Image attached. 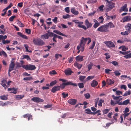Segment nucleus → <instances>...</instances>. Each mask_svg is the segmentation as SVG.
I'll use <instances>...</instances> for the list:
<instances>
[{
    "label": "nucleus",
    "mask_w": 131,
    "mask_h": 131,
    "mask_svg": "<svg viewBox=\"0 0 131 131\" xmlns=\"http://www.w3.org/2000/svg\"><path fill=\"white\" fill-rule=\"evenodd\" d=\"M118 115L117 113L115 114L114 115L113 117V118L114 120H115L116 121L117 120V117L118 116Z\"/></svg>",
    "instance_id": "09e8293b"
},
{
    "label": "nucleus",
    "mask_w": 131,
    "mask_h": 131,
    "mask_svg": "<svg viewBox=\"0 0 131 131\" xmlns=\"http://www.w3.org/2000/svg\"><path fill=\"white\" fill-rule=\"evenodd\" d=\"M7 83V80L5 79H3L1 81V85L3 87H4L6 86V84Z\"/></svg>",
    "instance_id": "2f4dec72"
},
{
    "label": "nucleus",
    "mask_w": 131,
    "mask_h": 131,
    "mask_svg": "<svg viewBox=\"0 0 131 131\" xmlns=\"http://www.w3.org/2000/svg\"><path fill=\"white\" fill-rule=\"evenodd\" d=\"M104 43L109 48H113L115 47V45L114 43L111 41H105Z\"/></svg>",
    "instance_id": "0eeeda50"
},
{
    "label": "nucleus",
    "mask_w": 131,
    "mask_h": 131,
    "mask_svg": "<svg viewBox=\"0 0 131 131\" xmlns=\"http://www.w3.org/2000/svg\"><path fill=\"white\" fill-rule=\"evenodd\" d=\"M104 100L102 99H100L99 101V103L98 105L100 106H102V103L104 102Z\"/></svg>",
    "instance_id": "ea45409f"
},
{
    "label": "nucleus",
    "mask_w": 131,
    "mask_h": 131,
    "mask_svg": "<svg viewBox=\"0 0 131 131\" xmlns=\"http://www.w3.org/2000/svg\"><path fill=\"white\" fill-rule=\"evenodd\" d=\"M15 66L14 63L13 62L11 61L9 64L8 68L9 71H11L14 69Z\"/></svg>",
    "instance_id": "4468645a"
},
{
    "label": "nucleus",
    "mask_w": 131,
    "mask_h": 131,
    "mask_svg": "<svg viewBox=\"0 0 131 131\" xmlns=\"http://www.w3.org/2000/svg\"><path fill=\"white\" fill-rule=\"evenodd\" d=\"M71 17V16L68 14H67L66 15H63L62 17L64 19H67L70 18Z\"/></svg>",
    "instance_id": "79ce46f5"
},
{
    "label": "nucleus",
    "mask_w": 131,
    "mask_h": 131,
    "mask_svg": "<svg viewBox=\"0 0 131 131\" xmlns=\"http://www.w3.org/2000/svg\"><path fill=\"white\" fill-rule=\"evenodd\" d=\"M127 27L126 29L127 30L129 33L131 32V24L129 23H128L126 25Z\"/></svg>",
    "instance_id": "b1692460"
},
{
    "label": "nucleus",
    "mask_w": 131,
    "mask_h": 131,
    "mask_svg": "<svg viewBox=\"0 0 131 131\" xmlns=\"http://www.w3.org/2000/svg\"><path fill=\"white\" fill-rule=\"evenodd\" d=\"M33 41L34 44L37 46H41L45 44V42L39 38H34Z\"/></svg>",
    "instance_id": "7ed1b4c3"
},
{
    "label": "nucleus",
    "mask_w": 131,
    "mask_h": 131,
    "mask_svg": "<svg viewBox=\"0 0 131 131\" xmlns=\"http://www.w3.org/2000/svg\"><path fill=\"white\" fill-rule=\"evenodd\" d=\"M130 100L129 99H127L123 102V105H127L129 102Z\"/></svg>",
    "instance_id": "37998d69"
},
{
    "label": "nucleus",
    "mask_w": 131,
    "mask_h": 131,
    "mask_svg": "<svg viewBox=\"0 0 131 131\" xmlns=\"http://www.w3.org/2000/svg\"><path fill=\"white\" fill-rule=\"evenodd\" d=\"M84 96L86 99H89L90 97V94L89 93L84 94Z\"/></svg>",
    "instance_id": "864d4df0"
},
{
    "label": "nucleus",
    "mask_w": 131,
    "mask_h": 131,
    "mask_svg": "<svg viewBox=\"0 0 131 131\" xmlns=\"http://www.w3.org/2000/svg\"><path fill=\"white\" fill-rule=\"evenodd\" d=\"M71 11L74 15H77L79 14L78 12L77 11L75 10L74 9H72Z\"/></svg>",
    "instance_id": "473e14b6"
},
{
    "label": "nucleus",
    "mask_w": 131,
    "mask_h": 131,
    "mask_svg": "<svg viewBox=\"0 0 131 131\" xmlns=\"http://www.w3.org/2000/svg\"><path fill=\"white\" fill-rule=\"evenodd\" d=\"M74 66L77 67L78 69H80L82 66V65L81 64H79L77 62H75L74 64Z\"/></svg>",
    "instance_id": "bb28decb"
},
{
    "label": "nucleus",
    "mask_w": 131,
    "mask_h": 131,
    "mask_svg": "<svg viewBox=\"0 0 131 131\" xmlns=\"http://www.w3.org/2000/svg\"><path fill=\"white\" fill-rule=\"evenodd\" d=\"M17 23L20 27H23L24 26V25L19 20L17 21Z\"/></svg>",
    "instance_id": "49530a36"
},
{
    "label": "nucleus",
    "mask_w": 131,
    "mask_h": 131,
    "mask_svg": "<svg viewBox=\"0 0 131 131\" xmlns=\"http://www.w3.org/2000/svg\"><path fill=\"white\" fill-rule=\"evenodd\" d=\"M99 19L101 20L100 22L99 23L101 24L103 22L104 19L103 17L102 16H101L99 17Z\"/></svg>",
    "instance_id": "774afa93"
},
{
    "label": "nucleus",
    "mask_w": 131,
    "mask_h": 131,
    "mask_svg": "<svg viewBox=\"0 0 131 131\" xmlns=\"http://www.w3.org/2000/svg\"><path fill=\"white\" fill-rule=\"evenodd\" d=\"M22 59H26L28 60H31V59L29 57L28 55L23 54L22 56Z\"/></svg>",
    "instance_id": "c756f323"
},
{
    "label": "nucleus",
    "mask_w": 131,
    "mask_h": 131,
    "mask_svg": "<svg viewBox=\"0 0 131 131\" xmlns=\"http://www.w3.org/2000/svg\"><path fill=\"white\" fill-rule=\"evenodd\" d=\"M85 25L86 26V29L91 27L92 26V24L89 22L88 19H86L85 21Z\"/></svg>",
    "instance_id": "dca6fc26"
},
{
    "label": "nucleus",
    "mask_w": 131,
    "mask_h": 131,
    "mask_svg": "<svg viewBox=\"0 0 131 131\" xmlns=\"http://www.w3.org/2000/svg\"><path fill=\"white\" fill-rule=\"evenodd\" d=\"M32 79V77H26L24 78L23 79V80H24L29 81L31 80Z\"/></svg>",
    "instance_id": "a19ab883"
},
{
    "label": "nucleus",
    "mask_w": 131,
    "mask_h": 131,
    "mask_svg": "<svg viewBox=\"0 0 131 131\" xmlns=\"http://www.w3.org/2000/svg\"><path fill=\"white\" fill-rule=\"evenodd\" d=\"M121 96H115L114 95H112V97L115 100H118Z\"/></svg>",
    "instance_id": "13d9d810"
},
{
    "label": "nucleus",
    "mask_w": 131,
    "mask_h": 131,
    "mask_svg": "<svg viewBox=\"0 0 131 131\" xmlns=\"http://www.w3.org/2000/svg\"><path fill=\"white\" fill-rule=\"evenodd\" d=\"M24 97V95H15V98L17 100H19L23 98Z\"/></svg>",
    "instance_id": "5701e85b"
},
{
    "label": "nucleus",
    "mask_w": 131,
    "mask_h": 131,
    "mask_svg": "<svg viewBox=\"0 0 131 131\" xmlns=\"http://www.w3.org/2000/svg\"><path fill=\"white\" fill-rule=\"evenodd\" d=\"M123 22L131 20V16H127L123 18Z\"/></svg>",
    "instance_id": "aec40b11"
},
{
    "label": "nucleus",
    "mask_w": 131,
    "mask_h": 131,
    "mask_svg": "<svg viewBox=\"0 0 131 131\" xmlns=\"http://www.w3.org/2000/svg\"><path fill=\"white\" fill-rule=\"evenodd\" d=\"M92 63L90 62V63L88 65V71H89L90 69L92 68V67L93 65Z\"/></svg>",
    "instance_id": "c03bdc74"
},
{
    "label": "nucleus",
    "mask_w": 131,
    "mask_h": 131,
    "mask_svg": "<svg viewBox=\"0 0 131 131\" xmlns=\"http://www.w3.org/2000/svg\"><path fill=\"white\" fill-rule=\"evenodd\" d=\"M118 101L117 100L115 102H114L112 100H111L110 104L111 105L113 106H114L115 105L117 104H118Z\"/></svg>",
    "instance_id": "c85d7f7f"
},
{
    "label": "nucleus",
    "mask_w": 131,
    "mask_h": 131,
    "mask_svg": "<svg viewBox=\"0 0 131 131\" xmlns=\"http://www.w3.org/2000/svg\"><path fill=\"white\" fill-rule=\"evenodd\" d=\"M98 84V82L97 81L94 80L92 81L91 84V85L92 87H94L97 85Z\"/></svg>",
    "instance_id": "4be33fe9"
},
{
    "label": "nucleus",
    "mask_w": 131,
    "mask_h": 131,
    "mask_svg": "<svg viewBox=\"0 0 131 131\" xmlns=\"http://www.w3.org/2000/svg\"><path fill=\"white\" fill-rule=\"evenodd\" d=\"M92 44L91 46H90L89 49H92L94 48L95 44V42L94 41H93L92 42Z\"/></svg>",
    "instance_id": "c9c22d12"
},
{
    "label": "nucleus",
    "mask_w": 131,
    "mask_h": 131,
    "mask_svg": "<svg viewBox=\"0 0 131 131\" xmlns=\"http://www.w3.org/2000/svg\"><path fill=\"white\" fill-rule=\"evenodd\" d=\"M1 99L2 100H5L8 99V95H1L0 96Z\"/></svg>",
    "instance_id": "cd10ccee"
},
{
    "label": "nucleus",
    "mask_w": 131,
    "mask_h": 131,
    "mask_svg": "<svg viewBox=\"0 0 131 131\" xmlns=\"http://www.w3.org/2000/svg\"><path fill=\"white\" fill-rule=\"evenodd\" d=\"M86 77L85 76L81 75L80 76L79 79L81 81H82L85 79Z\"/></svg>",
    "instance_id": "8fccbe9b"
},
{
    "label": "nucleus",
    "mask_w": 131,
    "mask_h": 131,
    "mask_svg": "<svg viewBox=\"0 0 131 131\" xmlns=\"http://www.w3.org/2000/svg\"><path fill=\"white\" fill-rule=\"evenodd\" d=\"M100 25V23L99 22H96L95 23V24L93 25V27L95 28H96Z\"/></svg>",
    "instance_id": "603ef678"
},
{
    "label": "nucleus",
    "mask_w": 131,
    "mask_h": 131,
    "mask_svg": "<svg viewBox=\"0 0 131 131\" xmlns=\"http://www.w3.org/2000/svg\"><path fill=\"white\" fill-rule=\"evenodd\" d=\"M17 88H16L13 87L12 88H9L8 89V91L11 92H10L11 93H13L15 94H16L17 93Z\"/></svg>",
    "instance_id": "1a4fd4ad"
},
{
    "label": "nucleus",
    "mask_w": 131,
    "mask_h": 131,
    "mask_svg": "<svg viewBox=\"0 0 131 131\" xmlns=\"http://www.w3.org/2000/svg\"><path fill=\"white\" fill-rule=\"evenodd\" d=\"M106 25V26H107L108 29L109 26L110 28H113L115 27V26L114 24L111 22H110L109 23L107 24Z\"/></svg>",
    "instance_id": "a878e982"
},
{
    "label": "nucleus",
    "mask_w": 131,
    "mask_h": 131,
    "mask_svg": "<svg viewBox=\"0 0 131 131\" xmlns=\"http://www.w3.org/2000/svg\"><path fill=\"white\" fill-rule=\"evenodd\" d=\"M78 85L80 88H83L84 87V84L82 83H79L78 84Z\"/></svg>",
    "instance_id": "3c124183"
},
{
    "label": "nucleus",
    "mask_w": 131,
    "mask_h": 131,
    "mask_svg": "<svg viewBox=\"0 0 131 131\" xmlns=\"http://www.w3.org/2000/svg\"><path fill=\"white\" fill-rule=\"evenodd\" d=\"M50 74H57V73L55 70H53L50 71L49 72Z\"/></svg>",
    "instance_id": "de8ad7c7"
},
{
    "label": "nucleus",
    "mask_w": 131,
    "mask_h": 131,
    "mask_svg": "<svg viewBox=\"0 0 131 131\" xmlns=\"http://www.w3.org/2000/svg\"><path fill=\"white\" fill-rule=\"evenodd\" d=\"M77 101V100L74 99H70L68 101V102L69 104L73 105L76 104Z\"/></svg>",
    "instance_id": "9b49d317"
},
{
    "label": "nucleus",
    "mask_w": 131,
    "mask_h": 131,
    "mask_svg": "<svg viewBox=\"0 0 131 131\" xmlns=\"http://www.w3.org/2000/svg\"><path fill=\"white\" fill-rule=\"evenodd\" d=\"M2 42H3V43L4 44H5L6 43L8 44L9 43L10 41L8 40H3Z\"/></svg>",
    "instance_id": "bf43d9fd"
},
{
    "label": "nucleus",
    "mask_w": 131,
    "mask_h": 131,
    "mask_svg": "<svg viewBox=\"0 0 131 131\" xmlns=\"http://www.w3.org/2000/svg\"><path fill=\"white\" fill-rule=\"evenodd\" d=\"M22 67L24 69L28 70H35L36 67L35 65L31 64L21 65L20 63H18L16 64V68Z\"/></svg>",
    "instance_id": "f03ea898"
},
{
    "label": "nucleus",
    "mask_w": 131,
    "mask_h": 131,
    "mask_svg": "<svg viewBox=\"0 0 131 131\" xmlns=\"http://www.w3.org/2000/svg\"><path fill=\"white\" fill-rule=\"evenodd\" d=\"M57 83V81L56 80L52 81L50 83V86H52L56 84Z\"/></svg>",
    "instance_id": "7c9ffc66"
},
{
    "label": "nucleus",
    "mask_w": 131,
    "mask_h": 131,
    "mask_svg": "<svg viewBox=\"0 0 131 131\" xmlns=\"http://www.w3.org/2000/svg\"><path fill=\"white\" fill-rule=\"evenodd\" d=\"M124 57L126 59L129 58H131V54L130 53L127 54H126L125 56Z\"/></svg>",
    "instance_id": "4d7b16f0"
},
{
    "label": "nucleus",
    "mask_w": 131,
    "mask_h": 131,
    "mask_svg": "<svg viewBox=\"0 0 131 131\" xmlns=\"http://www.w3.org/2000/svg\"><path fill=\"white\" fill-rule=\"evenodd\" d=\"M84 57V56H78L75 57V60L78 62L82 61L84 60L83 58Z\"/></svg>",
    "instance_id": "f8f14e48"
},
{
    "label": "nucleus",
    "mask_w": 131,
    "mask_h": 131,
    "mask_svg": "<svg viewBox=\"0 0 131 131\" xmlns=\"http://www.w3.org/2000/svg\"><path fill=\"white\" fill-rule=\"evenodd\" d=\"M131 94V92H130V90H128V91H126L125 93L124 94L123 96H127L128 95H130Z\"/></svg>",
    "instance_id": "f704fd0d"
},
{
    "label": "nucleus",
    "mask_w": 131,
    "mask_h": 131,
    "mask_svg": "<svg viewBox=\"0 0 131 131\" xmlns=\"http://www.w3.org/2000/svg\"><path fill=\"white\" fill-rule=\"evenodd\" d=\"M114 73L115 74V75L116 76L120 75L121 74V73L117 70L115 71Z\"/></svg>",
    "instance_id": "e2e57ef3"
},
{
    "label": "nucleus",
    "mask_w": 131,
    "mask_h": 131,
    "mask_svg": "<svg viewBox=\"0 0 131 131\" xmlns=\"http://www.w3.org/2000/svg\"><path fill=\"white\" fill-rule=\"evenodd\" d=\"M65 74L67 75H70L73 72L71 71V70L69 68L68 69L64 71Z\"/></svg>",
    "instance_id": "f3484780"
},
{
    "label": "nucleus",
    "mask_w": 131,
    "mask_h": 131,
    "mask_svg": "<svg viewBox=\"0 0 131 131\" xmlns=\"http://www.w3.org/2000/svg\"><path fill=\"white\" fill-rule=\"evenodd\" d=\"M31 100L37 103L42 102L44 101L43 99L38 97H34L32 98L31 99Z\"/></svg>",
    "instance_id": "423d86ee"
},
{
    "label": "nucleus",
    "mask_w": 131,
    "mask_h": 131,
    "mask_svg": "<svg viewBox=\"0 0 131 131\" xmlns=\"http://www.w3.org/2000/svg\"><path fill=\"white\" fill-rule=\"evenodd\" d=\"M24 46L25 48L26 49V51L27 52H32L31 50L29 51L28 50V46L26 44H25L24 45Z\"/></svg>",
    "instance_id": "e433bc0d"
},
{
    "label": "nucleus",
    "mask_w": 131,
    "mask_h": 131,
    "mask_svg": "<svg viewBox=\"0 0 131 131\" xmlns=\"http://www.w3.org/2000/svg\"><path fill=\"white\" fill-rule=\"evenodd\" d=\"M54 34L52 32H49L48 33V38H49V37H51L53 36Z\"/></svg>",
    "instance_id": "680f3d73"
},
{
    "label": "nucleus",
    "mask_w": 131,
    "mask_h": 131,
    "mask_svg": "<svg viewBox=\"0 0 131 131\" xmlns=\"http://www.w3.org/2000/svg\"><path fill=\"white\" fill-rule=\"evenodd\" d=\"M82 40V41H83L84 42H85V45L86 42L87 40H89V41H88L87 43L88 45L91 41V39L89 37H88V38H84L83 37H82V39L81 40Z\"/></svg>",
    "instance_id": "ddd939ff"
},
{
    "label": "nucleus",
    "mask_w": 131,
    "mask_h": 131,
    "mask_svg": "<svg viewBox=\"0 0 131 131\" xmlns=\"http://www.w3.org/2000/svg\"><path fill=\"white\" fill-rule=\"evenodd\" d=\"M58 18L57 17H55L54 18L52 19V21L55 24L57 23Z\"/></svg>",
    "instance_id": "338daca9"
},
{
    "label": "nucleus",
    "mask_w": 131,
    "mask_h": 131,
    "mask_svg": "<svg viewBox=\"0 0 131 131\" xmlns=\"http://www.w3.org/2000/svg\"><path fill=\"white\" fill-rule=\"evenodd\" d=\"M26 32L28 34H30L31 32V30L30 29H25Z\"/></svg>",
    "instance_id": "052dcab7"
},
{
    "label": "nucleus",
    "mask_w": 131,
    "mask_h": 131,
    "mask_svg": "<svg viewBox=\"0 0 131 131\" xmlns=\"http://www.w3.org/2000/svg\"><path fill=\"white\" fill-rule=\"evenodd\" d=\"M121 34L123 35H128V31H126L125 32H121Z\"/></svg>",
    "instance_id": "a18cd8bd"
},
{
    "label": "nucleus",
    "mask_w": 131,
    "mask_h": 131,
    "mask_svg": "<svg viewBox=\"0 0 131 131\" xmlns=\"http://www.w3.org/2000/svg\"><path fill=\"white\" fill-rule=\"evenodd\" d=\"M23 117L24 118H28V120L29 121L30 119H31L32 118V116L31 115L29 114H27L23 115Z\"/></svg>",
    "instance_id": "a211bd4d"
},
{
    "label": "nucleus",
    "mask_w": 131,
    "mask_h": 131,
    "mask_svg": "<svg viewBox=\"0 0 131 131\" xmlns=\"http://www.w3.org/2000/svg\"><path fill=\"white\" fill-rule=\"evenodd\" d=\"M85 43V42H84L82 40H81L79 45H78L77 47V49L78 50L77 52L78 53H79L81 50L82 52L84 51V49Z\"/></svg>",
    "instance_id": "20e7f679"
},
{
    "label": "nucleus",
    "mask_w": 131,
    "mask_h": 131,
    "mask_svg": "<svg viewBox=\"0 0 131 131\" xmlns=\"http://www.w3.org/2000/svg\"><path fill=\"white\" fill-rule=\"evenodd\" d=\"M53 32L59 35H61L66 37H67V36L66 35L63 34L61 32L59 31L58 30H55L53 31Z\"/></svg>",
    "instance_id": "412c9836"
},
{
    "label": "nucleus",
    "mask_w": 131,
    "mask_h": 131,
    "mask_svg": "<svg viewBox=\"0 0 131 131\" xmlns=\"http://www.w3.org/2000/svg\"><path fill=\"white\" fill-rule=\"evenodd\" d=\"M16 17V16L15 15H14L11 17L9 19V20L10 21H13L14 19Z\"/></svg>",
    "instance_id": "0e129e2a"
},
{
    "label": "nucleus",
    "mask_w": 131,
    "mask_h": 131,
    "mask_svg": "<svg viewBox=\"0 0 131 131\" xmlns=\"http://www.w3.org/2000/svg\"><path fill=\"white\" fill-rule=\"evenodd\" d=\"M110 109H106L105 110H103L102 111L103 112V114H106L108 113L110 111Z\"/></svg>",
    "instance_id": "4c0bfd02"
},
{
    "label": "nucleus",
    "mask_w": 131,
    "mask_h": 131,
    "mask_svg": "<svg viewBox=\"0 0 131 131\" xmlns=\"http://www.w3.org/2000/svg\"><path fill=\"white\" fill-rule=\"evenodd\" d=\"M63 98H65L67 97L68 96V93L65 94L64 92H63L61 94Z\"/></svg>",
    "instance_id": "58836bf2"
},
{
    "label": "nucleus",
    "mask_w": 131,
    "mask_h": 131,
    "mask_svg": "<svg viewBox=\"0 0 131 131\" xmlns=\"http://www.w3.org/2000/svg\"><path fill=\"white\" fill-rule=\"evenodd\" d=\"M97 30L101 32H106L109 31L107 26L106 25L100 26L97 29Z\"/></svg>",
    "instance_id": "39448f33"
},
{
    "label": "nucleus",
    "mask_w": 131,
    "mask_h": 131,
    "mask_svg": "<svg viewBox=\"0 0 131 131\" xmlns=\"http://www.w3.org/2000/svg\"><path fill=\"white\" fill-rule=\"evenodd\" d=\"M116 94L117 95H120V94L121 95L122 94V92L119 90H117L116 91Z\"/></svg>",
    "instance_id": "69168bd1"
},
{
    "label": "nucleus",
    "mask_w": 131,
    "mask_h": 131,
    "mask_svg": "<svg viewBox=\"0 0 131 131\" xmlns=\"http://www.w3.org/2000/svg\"><path fill=\"white\" fill-rule=\"evenodd\" d=\"M59 80L60 81H62L63 82L62 84H60L59 86L60 87V88H61L62 89H64L66 86L68 85H72L74 86H77L76 83H73L70 81H68L66 79L60 78L59 79Z\"/></svg>",
    "instance_id": "f257e3e1"
},
{
    "label": "nucleus",
    "mask_w": 131,
    "mask_h": 131,
    "mask_svg": "<svg viewBox=\"0 0 131 131\" xmlns=\"http://www.w3.org/2000/svg\"><path fill=\"white\" fill-rule=\"evenodd\" d=\"M107 83L108 85L113 84L114 83V81L110 79H107L106 80Z\"/></svg>",
    "instance_id": "393cba45"
},
{
    "label": "nucleus",
    "mask_w": 131,
    "mask_h": 131,
    "mask_svg": "<svg viewBox=\"0 0 131 131\" xmlns=\"http://www.w3.org/2000/svg\"><path fill=\"white\" fill-rule=\"evenodd\" d=\"M108 5L109 7L112 9L113 8L114 6V3L111 2L109 3Z\"/></svg>",
    "instance_id": "72a5a7b5"
},
{
    "label": "nucleus",
    "mask_w": 131,
    "mask_h": 131,
    "mask_svg": "<svg viewBox=\"0 0 131 131\" xmlns=\"http://www.w3.org/2000/svg\"><path fill=\"white\" fill-rule=\"evenodd\" d=\"M111 63H112L115 66H116L117 65L118 66V63L116 61H112L111 62Z\"/></svg>",
    "instance_id": "5fc2aeb1"
},
{
    "label": "nucleus",
    "mask_w": 131,
    "mask_h": 131,
    "mask_svg": "<svg viewBox=\"0 0 131 131\" xmlns=\"http://www.w3.org/2000/svg\"><path fill=\"white\" fill-rule=\"evenodd\" d=\"M40 38L43 39H48V33L41 35Z\"/></svg>",
    "instance_id": "6ab92c4d"
},
{
    "label": "nucleus",
    "mask_w": 131,
    "mask_h": 131,
    "mask_svg": "<svg viewBox=\"0 0 131 131\" xmlns=\"http://www.w3.org/2000/svg\"><path fill=\"white\" fill-rule=\"evenodd\" d=\"M60 87L59 85H56L53 87L51 90V92L53 93H54L56 92L60 91Z\"/></svg>",
    "instance_id": "6e6552de"
},
{
    "label": "nucleus",
    "mask_w": 131,
    "mask_h": 131,
    "mask_svg": "<svg viewBox=\"0 0 131 131\" xmlns=\"http://www.w3.org/2000/svg\"><path fill=\"white\" fill-rule=\"evenodd\" d=\"M75 23H77L78 24L77 26L79 28H81L83 29L84 30H86V27L84 25H81L79 21L76 22Z\"/></svg>",
    "instance_id": "2eb2a0df"
},
{
    "label": "nucleus",
    "mask_w": 131,
    "mask_h": 131,
    "mask_svg": "<svg viewBox=\"0 0 131 131\" xmlns=\"http://www.w3.org/2000/svg\"><path fill=\"white\" fill-rule=\"evenodd\" d=\"M127 4H125L124 5L121 7L119 9V12H121L123 11L127 12L128 11V9L127 8Z\"/></svg>",
    "instance_id": "9d476101"
},
{
    "label": "nucleus",
    "mask_w": 131,
    "mask_h": 131,
    "mask_svg": "<svg viewBox=\"0 0 131 131\" xmlns=\"http://www.w3.org/2000/svg\"><path fill=\"white\" fill-rule=\"evenodd\" d=\"M74 57L72 56L71 57H70L69 58H68V61L69 63H71L72 61H73Z\"/></svg>",
    "instance_id": "6e6d98bb"
}]
</instances>
